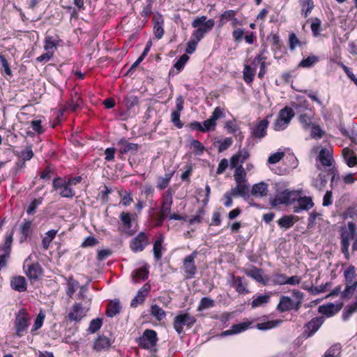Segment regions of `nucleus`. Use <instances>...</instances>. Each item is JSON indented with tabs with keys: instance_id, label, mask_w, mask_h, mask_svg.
Instances as JSON below:
<instances>
[{
	"instance_id": "7ed1b4c3",
	"label": "nucleus",
	"mask_w": 357,
	"mask_h": 357,
	"mask_svg": "<svg viewBox=\"0 0 357 357\" xmlns=\"http://www.w3.org/2000/svg\"><path fill=\"white\" fill-rule=\"evenodd\" d=\"M82 105V100L77 93H75L74 95L71 96V99L67 102L66 108H61L58 110H54L52 116H54V119L50 121V124L52 128H54L63 119V116L66 109L71 111H76Z\"/></svg>"
},
{
	"instance_id": "cd10ccee",
	"label": "nucleus",
	"mask_w": 357,
	"mask_h": 357,
	"mask_svg": "<svg viewBox=\"0 0 357 357\" xmlns=\"http://www.w3.org/2000/svg\"><path fill=\"white\" fill-rule=\"evenodd\" d=\"M164 236L160 235L153 243V257L156 261L161 260L162 257V252L165 251L163 246Z\"/></svg>"
},
{
	"instance_id": "c9c22d12",
	"label": "nucleus",
	"mask_w": 357,
	"mask_h": 357,
	"mask_svg": "<svg viewBox=\"0 0 357 357\" xmlns=\"http://www.w3.org/2000/svg\"><path fill=\"white\" fill-rule=\"evenodd\" d=\"M237 13L236 10H227L224 11L220 16L218 20V28H222L228 22L231 21L234 18V15Z\"/></svg>"
},
{
	"instance_id": "052dcab7",
	"label": "nucleus",
	"mask_w": 357,
	"mask_h": 357,
	"mask_svg": "<svg viewBox=\"0 0 357 357\" xmlns=\"http://www.w3.org/2000/svg\"><path fill=\"white\" fill-rule=\"evenodd\" d=\"M245 176L246 173L243 166L241 165L240 166L237 167L234 174L235 181L239 183H246Z\"/></svg>"
},
{
	"instance_id": "bb28decb",
	"label": "nucleus",
	"mask_w": 357,
	"mask_h": 357,
	"mask_svg": "<svg viewBox=\"0 0 357 357\" xmlns=\"http://www.w3.org/2000/svg\"><path fill=\"white\" fill-rule=\"evenodd\" d=\"M342 305V303L335 305L332 303H329L326 305H322L319 307V312L326 315V317H331L341 310Z\"/></svg>"
},
{
	"instance_id": "f704fd0d",
	"label": "nucleus",
	"mask_w": 357,
	"mask_h": 357,
	"mask_svg": "<svg viewBox=\"0 0 357 357\" xmlns=\"http://www.w3.org/2000/svg\"><path fill=\"white\" fill-rule=\"evenodd\" d=\"M255 67L252 68L248 64L244 65L243 70V78L246 84H250L252 83L255 79Z\"/></svg>"
},
{
	"instance_id": "c756f323",
	"label": "nucleus",
	"mask_w": 357,
	"mask_h": 357,
	"mask_svg": "<svg viewBox=\"0 0 357 357\" xmlns=\"http://www.w3.org/2000/svg\"><path fill=\"white\" fill-rule=\"evenodd\" d=\"M189 56L186 54L181 55L176 62L174 64V68L169 70V75L178 74L185 67Z\"/></svg>"
},
{
	"instance_id": "603ef678",
	"label": "nucleus",
	"mask_w": 357,
	"mask_h": 357,
	"mask_svg": "<svg viewBox=\"0 0 357 357\" xmlns=\"http://www.w3.org/2000/svg\"><path fill=\"white\" fill-rule=\"evenodd\" d=\"M42 274V268L38 264H33L29 266L26 275L31 279H37Z\"/></svg>"
},
{
	"instance_id": "2eb2a0df",
	"label": "nucleus",
	"mask_w": 357,
	"mask_h": 357,
	"mask_svg": "<svg viewBox=\"0 0 357 357\" xmlns=\"http://www.w3.org/2000/svg\"><path fill=\"white\" fill-rule=\"evenodd\" d=\"M224 116V109L216 107L209 119L203 122V132L215 130L217 126L216 121Z\"/></svg>"
},
{
	"instance_id": "aec40b11",
	"label": "nucleus",
	"mask_w": 357,
	"mask_h": 357,
	"mask_svg": "<svg viewBox=\"0 0 357 357\" xmlns=\"http://www.w3.org/2000/svg\"><path fill=\"white\" fill-rule=\"evenodd\" d=\"M151 284L149 282L145 283L137 292L136 296L132 299L130 306L137 307L139 305L144 303L146 297L151 291Z\"/></svg>"
},
{
	"instance_id": "f3484780",
	"label": "nucleus",
	"mask_w": 357,
	"mask_h": 357,
	"mask_svg": "<svg viewBox=\"0 0 357 357\" xmlns=\"http://www.w3.org/2000/svg\"><path fill=\"white\" fill-rule=\"evenodd\" d=\"M113 343L114 340L106 335L103 334L98 335L93 341L92 348L96 352L107 351L110 349Z\"/></svg>"
},
{
	"instance_id": "6e6552de",
	"label": "nucleus",
	"mask_w": 357,
	"mask_h": 357,
	"mask_svg": "<svg viewBox=\"0 0 357 357\" xmlns=\"http://www.w3.org/2000/svg\"><path fill=\"white\" fill-rule=\"evenodd\" d=\"M298 196V193L296 191L284 190L275 195L271 201V204L272 206H277L281 204L290 205L295 203Z\"/></svg>"
},
{
	"instance_id": "9d476101",
	"label": "nucleus",
	"mask_w": 357,
	"mask_h": 357,
	"mask_svg": "<svg viewBox=\"0 0 357 357\" xmlns=\"http://www.w3.org/2000/svg\"><path fill=\"white\" fill-rule=\"evenodd\" d=\"M158 340L157 333L154 330L146 329L137 342L140 347L149 349L156 345Z\"/></svg>"
},
{
	"instance_id": "79ce46f5",
	"label": "nucleus",
	"mask_w": 357,
	"mask_h": 357,
	"mask_svg": "<svg viewBox=\"0 0 357 357\" xmlns=\"http://www.w3.org/2000/svg\"><path fill=\"white\" fill-rule=\"evenodd\" d=\"M300 4L301 6V15L305 18L307 17L314 8V1L312 0H301Z\"/></svg>"
},
{
	"instance_id": "338daca9",
	"label": "nucleus",
	"mask_w": 357,
	"mask_h": 357,
	"mask_svg": "<svg viewBox=\"0 0 357 357\" xmlns=\"http://www.w3.org/2000/svg\"><path fill=\"white\" fill-rule=\"evenodd\" d=\"M271 50L273 52L280 51L282 50V42L280 37L278 33H275L272 36L271 39Z\"/></svg>"
},
{
	"instance_id": "09e8293b",
	"label": "nucleus",
	"mask_w": 357,
	"mask_h": 357,
	"mask_svg": "<svg viewBox=\"0 0 357 357\" xmlns=\"http://www.w3.org/2000/svg\"><path fill=\"white\" fill-rule=\"evenodd\" d=\"M151 314L158 321H162L166 317V312L156 304L151 306Z\"/></svg>"
},
{
	"instance_id": "423d86ee",
	"label": "nucleus",
	"mask_w": 357,
	"mask_h": 357,
	"mask_svg": "<svg viewBox=\"0 0 357 357\" xmlns=\"http://www.w3.org/2000/svg\"><path fill=\"white\" fill-rule=\"evenodd\" d=\"M196 321L197 319L189 313H181L174 318L173 326L176 333L180 335L183 332L184 326L190 328L196 323Z\"/></svg>"
},
{
	"instance_id": "864d4df0",
	"label": "nucleus",
	"mask_w": 357,
	"mask_h": 357,
	"mask_svg": "<svg viewBox=\"0 0 357 357\" xmlns=\"http://www.w3.org/2000/svg\"><path fill=\"white\" fill-rule=\"evenodd\" d=\"M292 107L296 110V113L305 112V111H309V109H312L310 108V104L307 100L300 99L298 103H294Z\"/></svg>"
},
{
	"instance_id": "473e14b6",
	"label": "nucleus",
	"mask_w": 357,
	"mask_h": 357,
	"mask_svg": "<svg viewBox=\"0 0 357 357\" xmlns=\"http://www.w3.org/2000/svg\"><path fill=\"white\" fill-rule=\"evenodd\" d=\"M342 155L349 167H353L357 164V157L354 152L349 148H344L342 149Z\"/></svg>"
},
{
	"instance_id": "37998d69",
	"label": "nucleus",
	"mask_w": 357,
	"mask_h": 357,
	"mask_svg": "<svg viewBox=\"0 0 357 357\" xmlns=\"http://www.w3.org/2000/svg\"><path fill=\"white\" fill-rule=\"evenodd\" d=\"M287 275L280 271H275L271 276V280L273 285H284L287 282Z\"/></svg>"
},
{
	"instance_id": "c03bdc74",
	"label": "nucleus",
	"mask_w": 357,
	"mask_h": 357,
	"mask_svg": "<svg viewBox=\"0 0 357 357\" xmlns=\"http://www.w3.org/2000/svg\"><path fill=\"white\" fill-rule=\"evenodd\" d=\"M282 322V321L280 319L267 321L262 322V323H258L256 325V328L260 331L270 330V329L276 328L277 326L280 325V324Z\"/></svg>"
},
{
	"instance_id": "58836bf2",
	"label": "nucleus",
	"mask_w": 357,
	"mask_h": 357,
	"mask_svg": "<svg viewBox=\"0 0 357 357\" xmlns=\"http://www.w3.org/2000/svg\"><path fill=\"white\" fill-rule=\"evenodd\" d=\"M236 186L234 188H231L230 192L234 197H237L238 195L241 197H245L248 192V185L246 183H239L236 182Z\"/></svg>"
},
{
	"instance_id": "a19ab883",
	"label": "nucleus",
	"mask_w": 357,
	"mask_h": 357,
	"mask_svg": "<svg viewBox=\"0 0 357 357\" xmlns=\"http://www.w3.org/2000/svg\"><path fill=\"white\" fill-rule=\"evenodd\" d=\"M319 61V57L318 56L311 54L307 58L303 59L298 64V67L303 68H308L312 67L317 63Z\"/></svg>"
},
{
	"instance_id": "b1692460",
	"label": "nucleus",
	"mask_w": 357,
	"mask_h": 357,
	"mask_svg": "<svg viewBox=\"0 0 357 357\" xmlns=\"http://www.w3.org/2000/svg\"><path fill=\"white\" fill-rule=\"evenodd\" d=\"M297 205L294 206V212L300 213L303 210L308 211L314 206V203L310 197H297Z\"/></svg>"
},
{
	"instance_id": "a878e982",
	"label": "nucleus",
	"mask_w": 357,
	"mask_h": 357,
	"mask_svg": "<svg viewBox=\"0 0 357 357\" xmlns=\"http://www.w3.org/2000/svg\"><path fill=\"white\" fill-rule=\"evenodd\" d=\"M298 114H299L298 119L303 128L305 130H308L310 128V126L313 124L312 119L314 116L313 110L309 109V111Z\"/></svg>"
},
{
	"instance_id": "5701e85b",
	"label": "nucleus",
	"mask_w": 357,
	"mask_h": 357,
	"mask_svg": "<svg viewBox=\"0 0 357 357\" xmlns=\"http://www.w3.org/2000/svg\"><path fill=\"white\" fill-rule=\"evenodd\" d=\"M86 314L81 303H75L68 314V319L71 321L79 322Z\"/></svg>"
},
{
	"instance_id": "4c0bfd02",
	"label": "nucleus",
	"mask_w": 357,
	"mask_h": 357,
	"mask_svg": "<svg viewBox=\"0 0 357 357\" xmlns=\"http://www.w3.org/2000/svg\"><path fill=\"white\" fill-rule=\"evenodd\" d=\"M331 176L327 172H321L313 181V185L319 190H321L327 184V177Z\"/></svg>"
},
{
	"instance_id": "c85d7f7f",
	"label": "nucleus",
	"mask_w": 357,
	"mask_h": 357,
	"mask_svg": "<svg viewBox=\"0 0 357 357\" xmlns=\"http://www.w3.org/2000/svg\"><path fill=\"white\" fill-rule=\"evenodd\" d=\"M345 285H352L354 284L357 286L356 273L355 266L350 265L344 272Z\"/></svg>"
},
{
	"instance_id": "774afa93",
	"label": "nucleus",
	"mask_w": 357,
	"mask_h": 357,
	"mask_svg": "<svg viewBox=\"0 0 357 357\" xmlns=\"http://www.w3.org/2000/svg\"><path fill=\"white\" fill-rule=\"evenodd\" d=\"M154 0H146V5L144 6L140 15L142 17L149 18L152 14V7Z\"/></svg>"
},
{
	"instance_id": "13d9d810",
	"label": "nucleus",
	"mask_w": 357,
	"mask_h": 357,
	"mask_svg": "<svg viewBox=\"0 0 357 357\" xmlns=\"http://www.w3.org/2000/svg\"><path fill=\"white\" fill-rule=\"evenodd\" d=\"M123 101L128 110H130L139 105L138 97L134 95L126 96Z\"/></svg>"
},
{
	"instance_id": "0e129e2a",
	"label": "nucleus",
	"mask_w": 357,
	"mask_h": 357,
	"mask_svg": "<svg viewBox=\"0 0 357 357\" xmlns=\"http://www.w3.org/2000/svg\"><path fill=\"white\" fill-rule=\"evenodd\" d=\"M252 324V321H247L237 324L231 326L234 334H238L242 333L250 328Z\"/></svg>"
},
{
	"instance_id": "bf43d9fd",
	"label": "nucleus",
	"mask_w": 357,
	"mask_h": 357,
	"mask_svg": "<svg viewBox=\"0 0 357 357\" xmlns=\"http://www.w3.org/2000/svg\"><path fill=\"white\" fill-rule=\"evenodd\" d=\"M190 149H192L193 153L197 155L203 154L205 151L204 146L199 140L194 139L190 141Z\"/></svg>"
},
{
	"instance_id": "f257e3e1",
	"label": "nucleus",
	"mask_w": 357,
	"mask_h": 357,
	"mask_svg": "<svg viewBox=\"0 0 357 357\" xmlns=\"http://www.w3.org/2000/svg\"><path fill=\"white\" fill-rule=\"evenodd\" d=\"M317 159L324 167H328V174L331 176V185L340 179L339 172L334 165V159L333 157V150L329 148H322L317 156Z\"/></svg>"
},
{
	"instance_id": "393cba45",
	"label": "nucleus",
	"mask_w": 357,
	"mask_h": 357,
	"mask_svg": "<svg viewBox=\"0 0 357 357\" xmlns=\"http://www.w3.org/2000/svg\"><path fill=\"white\" fill-rule=\"evenodd\" d=\"M149 274V266H143L135 270L131 273L132 280L135 283H139L141 281L146 280Z\"/></svg>"
},
{
	"instance_id": "0eeeda50",
	"label": "nucleus",
	"mask_w": 357,
	"mask_h": 357,
	"mask_svg": "<svg viewBox=\"0 0 357 357\" xmlns=\"http://www.w3.org/2000/svg\"><path fill=\"white\" fill-rule=\"evenodd\" d=\"M198 252L194 250L190 255L186 256L183 260L181 270L184 273L186 279L195 278L197 273V267L195 264V259L197 257Z\"/></svg>"
},
{
	"instance_id": "20e7f679",
	"label": "nucleus",
	"mask_w": 357,
	"mask_h": 357,
	"mask_svg": "<svg viewBox=\"0 0 357 357\" xmlns=\"http://www.w3.org/2000/svg\"><path fill=\"white\" fill-rule=\"evenodd\" d=\"M356 228V223L352 221L347 223V227L344 226L340 227L341 250L347 259L349 258V241L353 239L355 236Z\"/></svg>"
},
{
	"instance_id": "dca6fc26",
	"label": "nucleus",
	"mask_w": 357,
	"mask_h": 357,
	"mask_svg": "<svg viewBox=\"0 0 357 357\" xmlns=\"http://www.w3.org/2000/svg\"><path fill=\"white\" fill-rule=\"evenodd\" d=\"M324 322V319L323 317H317L312 318L304 326V331L303 333V337L308 338L314 335L315 333L320 328Z\"/></svg>"
},
{
	"instance_id": "9b49d317",
	"label": "nucleus",
	"mask_w": 357,
	"mask_h": 357,
	"mask_svg": "<svg viewBox=\"0 0 357 357\" xmlns=\"http://www.w3.org/2000/svg\"><path fill=\"white\" fill-rule=\"evenodd\" d=\"M118 152L119 158L124 160L123 155L130 153V155H135L140 149V145L135 143L129 142L126 139L121 138L117 142Z\"/></svg>"
},
{
	"instance_id": "e2e57ef3",
	"label": "nucleus",
	"mask_w": 357,
	"mask_h": 357,
	"mask_svg": "<svg viewBox=\"0 0 357 357\" xmlns=\"http://www.w3.org/2000/svg\"><path fill=\"white\" fill-rule=\"evenodd\" d=\"M102 325V320L100 318L93 319L91 321L87 329L89 333L93 334L97 332Z\"/></svg>"
},
{
	"instance_id": "6ab92c4d",
	"label": "nucleus",
	"mask_w": 357,
	"mask_h": 357,
	"mask_svg": "<svg viewBox=\"0 0 357 357\" xmlns=\"http://www.w3.org/2000/svg\"><path fill=\"white\" fill-rule=\"evenodd\" d=\"M29 317L24 310H20L16 317L15 328L16 335L19 337L23 335L28 326Z\"/></svg>"
},
{
	"instance_id": "72a5a7b5",
	"label": "nucleus",
	"mask_w": 357,
	"mask_h": 357,
	"mask_svg": "<svg viewBox=\"0 0 357 357\" xmlns=\"http://www.w3.org/2000/svg\"><path fill=\"white\" fill-rule=\"evenodd\" d=\"M296 222L295 217L293 215H282L278 221L279 227L284 230L289 229L294 225Z\"/></svg>"
},
{
	"instance_id": "f8f14e48",
	"label": "nucleus",
	"mask_w": 357,
	"mask_h": 357,
	"mask_svg": "<svg viewBox=\"0 0 357 357\" xmlns=\"http://www.w3.org/2000/svg\"><path fill=\"white\" fill-rule=\"evenodd\" d=\"M268 124L269 121L267 119L256 121L251 128L250 136L259 139L265 137L267 135Z\"/></svg>"
},
{
	"instance_id": "7c9ffc66",
	"label": "nucleus",
	"mask_w": 357,
	"mask_h": 357,
	"mask_svg": "<svg viewBox=\"0 0 357 357\" xmlns=\"http://www.w3.org/2000/svg\"><path fill=\"white\" fill-rule=\"evenodd\" d=\"M268 184L264 182H260L253 185L251 194L255 197H266L268 195Z\"/></svg>"
},
{
	"instance_id": "39448f33",
	"label": "nucleus",
	"mask_w": 357,
	"mask_h": 357,
	"mask_svg": "<svg viewBox=\"0 0 357 357\" xmlns=\"http://www.w3.org/2000/svg\"><path fill=\"white\" fill-rule=\"evenodd\" d=\"M294 115L295 112L290 107L286 106L280 109L278 117L273 123V130L275 131H282L285 130L289 125Z\"/></svg>"
},
{
	"instance_id": "e433bc0d",
	"label": "nucleus",
	"mask_w": 357,
	"mask_h": 357,
	"mask_svg": "<svg viewBox=\"0 0 357 357\" xmlns=\"http://www.w3.org/2000/svg\"><path fill=\"white\" fill-rule=\"evenodd\" d=\"M233 286L236 291L240 294H248L249 290L246 287V284H243V278L240 276H233L232 278Z\"/></svg>"
},
{
	"instance_id": "a211bd4d",
	"label": "nucleus",
	"mask_w": 357,
	"mask_h": 357,
	"mask_svg": "<svg viewBox=\"0 0 357 357\" xmlns=\"http://www.w3.org/2000/svg\"><path fill=\"white\" fill-rule=\"evenodd\" d=\"M13 237V231H11V232L6 236L4 245L1 248L2 254H0V270L6 266L7 260L10 257Z\"/></svg>"
},
{
	"instance_id": "412c9836",
	"label": "nucleus",
	"mask_w": 357,
	"mask_h": 357,
	"mask_svg": "<svg viewBox=\"0 0 357 357\" xmlns=\"http://www.w3.org/2000/svg\"><path fill=\"white\" fill-rule=\"evenodd\" d=\"M119 219L121 222L122 231H125L128 236H132L136 232L135 229H132V214L128 212H121L119 215Z\"/></svg>"
},
{
	"instance_id": "5fc2aeb1",
	"label": "nucleus",
	"mask_w": 357,
	"mask_h": 357,
	"mask_svg": "<svg viewBox=\"0 0 357 357\" xmlns=\"http://www.w3.org/2000/svg\"><path fill=\"white\" fill-rule=\"evenodd\" d=\"M99 190L97 198L100 199L102 204H107L109 200V195L112 193V190L105 185L101 186Z\"/></svg>"
},
{
	"instance_id": "3c124183",
	"label": "nucleus",
	"mask_w": 357,
	"mask_h": 357,
	"mask_svg": "<svg viewBox=\"0 0 357 357\" xmlns=\"http://www.w3.org/2000/svg\"><path fill=\"white\" fill-rule=\"evenodd\" d=\"M342 346L337 343L332 345L324 354V357H341Z\"/></svg>"
},
{
	"instance_id": "8fccbe9b",
	"label": "nucleus",
	"mask_w": 357,
	"mask_h": 357,
	"mask_svg": "<svg viewBox=\"0 0 357 357\" xmlns=\"http://www.w3.org/2000/svg\"><path fill=\"white\" fill-rule=\"evenodd\" d=\"M310 29L313 37L317 38L319 36L322 31L321 20L318 17L312 18Z\"/></svg>"
},
{
	"instance_id": "de8ad7c7",
	"label": "nucleus",
	"mask_w": 357,
	"mask_h": 357,
	"mask_svg": "<svg viewBox=\"0 0 357 357\" xmlns=\"http://www.w3.org/2000/svg\"><path fill=\"white\" fill-rule=\"evenodd\" d=\"M271 296L268 294L260 295L255 298L251 303L252 308L264 305L270 302Z\"/></svg>"
},
{
	"instance_id": "4be33fe9",
	"label": "nucleus",
	"mask_w": 357,
	"mask_h": 357,
	"mask_svg": "<svg viewBox=\"0 0 357 357\" xmlns=\"http://www.w3.org/2000/svg\"><path fill=\"white\" fill-rule=\"evenodd\" d=\"M251 268H243L242 271L248 276L250 277L258 282H260L263 284H266L268 279L264 280L262 275L263 271L261 268H259L253 265H251Z\"/></svg>"
},
{
	"instance_id": "a18cd8bd",
	"label": "nucleus",
	"mask_w": 357,
	"mask_h": 357,
	"mask_svg": "<svg viewBox=\"0 0 357 357\" xmlns=\"http://www.w3.org/2000/svg\"><path fill=\"white\" fill-rule=\"evenodd\" d=\"M121 307L119 301L110 302L107 307L106 314L109 317H113L121 311Z\"/></svg>"
},
{
	"instance_id": "4d7b16f0",
	"label": "nucleus",
	"mask_w": 357,
	"mask_h": 357,
	"mask_svg": "<svg viewBox=\"0 0 357 357\" xmlns=\"http://www.w3.org/2000/svg\"><path fill=\"white\" fill-rule=\"evenodd\" d=\"M310 136L315 139H321L326 134V132L320 127V126L313 123L310 126Z\"/></svg>"
},
{
	"instance_id": "680f3d73",
	"label": "nucleus",
	"mask_w": 357,
	"mask_h": 357,
	"mask_svg": "<svg viewBox=\"0 0 357 357\" xmlns=\"http://www.w3.org/2000/svg\"><path fill=\"white\" fill-rule=\"evenodd\" d=\"M305 45L301 42L294 33H291L289 35V46L290 50H294L297 46L302 47Z\"/></svg>"
},
{
	"instance_id": "ea45409f",
	"label": "nucleus",
	"mask_w": 357,
	"mask_h": 357,
	"mask_svg": "<svg viewBox=\"0 0 357 357\" xmlns=\"http://www.w3.org/2000/svg\"><path fill=\"white\" fill-rule=\"evenodd\" d=\"M174 174V172L172 171L166 173L163 177L160 176L156 185L157 188L160 190L165 189L169 185Z\"/></svg>"
},
{
	"instance_id": "49530a36",
	"label": "nucleus",
	"mask_w": 357,
	"mask_h": 357,
	"mask_svg": "<svg viewBox=\"0 0 357 357\" xmlns=\"http://www.w3.org/2000/svg\"><path fill=\"white\" fill-rule=\"evenodd\" d=\"M32 222L30 220H24L20 225V241L22 242L26 239L31 232Z\"/></svg>"
},
{
	"instance_id": "2f4dec72",
	"label": "nucleus",
	"mask_w": 357,
	"mask_h": 357,
	"mask_svg": "<svg viewBox=\"0 0 357 357\" xmlns=\"http://www.w3.org/2000/svg\"><path fill=\"white\" fill-rule=\"evenodd\" d=\"M10 286L15 291L20 292L24 291L26 289V282L24 277H13L10 281Z\"/></svg>"
},
{
	"instance_id": "1a4fd4ad",
	"label": "nucleus",
	"mask_w": 357,
	"mask_h": 357,
	"mask_svg": "<svg viewBox=\"0 0 357 357\" xmlns=\"http://www.w3.org/2000/svg\"><path fill=\"white\" fill-rule=\"evenodd\" d=\"M149 244V234L144 231H140L130 241L129 247L132 252L137 253L142 252Z\"/></svg>"
},
{
	"instance_id": "f03ea898",
	"label": "nucleus",
	"mask_w": 357,
	"mask_h": 357,
	"mask_svg": "<svg viewBox=\"0 0 357 357\" xmlns=\"http://www.w3.org/2000/svg\"><path fill=\"white\" fill-rule=\"evenodd\" d=\"M292 294L295 298V301L287 296H280L279 303L276 307L279 312L282 313L291 310H298L301 307L303 294L298 290L294 289Z\"/></svg>"
},
{
	"instance_id": "4468645a",
	"label": "nucleus",
	"mask_w": 357,
	"mask_h": 357,
	"mask_svg": "<svg viewBox=\"0 0 357 357\" xmlns=\"http://www.w3.org/2000/svg\"><path fill=\"white\" fill-rule=\"evenodd\" d=\"M63 46V41L58 36H46V62L52 58L59 47Z\"/></svg>"
},
{
	"instance_id": "6e6d98bb",
	"label": "nucleus",
	"mask_w": 357,
	"mask_h": 357,
	"mask_svg": "<svg viewBox=\"0 0 357 357\" xmlns=\"http://www.w3.org/2000/svg\"><path fill=\"white\" fill-rule=\"evenodd\" d=\"M215 306V301L208 297L202 298L197 307V311H203L206 309L213 307Z\"/></svg>"
},
{
	"instance_id": "ddd939ff",
	"label": "nucleus",
	"mask_w": 357,
	"mask_h": 357,
	"mask_svg": "<svg viewBox=\"0 0 357 357\" xmlns=\"http://www.w3.org/2000/svg\"><path fill=\"white\" fill-rule=\"evenodd\" d=\"M206 19L207 17L205 15L197 17L192 22L191 24L193 28L198 29L199 31L204 36L206 33L211 31L215 25V21L213 19H209L208 20H206Z\"/></svg>"
},
{
	"instance_id": "69168bd1",
	"label": "nucleus",
	"mask_w": 357,
	"mask_h": 357,
	"mask_svg": "<svg viewBox=\"0 0 357 357\" xmlns=\"http://www.w3.org/2000/svg\"><path fill=\"white\" fill-rule=\"evenodd\" d=\"M119 195L121 197V203L125 206H129L132 202L133 199L132 197V194L130 192L125 191H119Z\"/></svg>"
}]
</instances>
